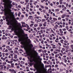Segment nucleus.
Masks as SVG:
<instances>
[{
	"instance_id": "obj_1",
	"label": "nucleus",
	"mask_w": 73,
	"mask_h": 73,
	"mask_svg": "<svg viewBox=\"0 0 73 73\" xmlns=\"http://www.w3.org/2000/svg\"><path fill=\"white\" fill-rule=\"evenodd\" d=\"M9 21V20L8 19H6V21L7 22H8L7 23H6L7 24V25H13V23H12L10 21Z\"/></svg>"
},
{
	"instance_id": "obj_2",
	"label": "nucleus",
	"mask_w": 73,
	"mask_h": 73,
	"mask_svg": "<svg viewBox=\"0 0 73 73\" xmlns=\"http://www.w3.org/2000/svg\"><path fill=\"white\" fill-rule=\"evenodd\" d=\"M20 30L21 31L22 34L24 35V36L26 37H27V36H28V34H25V33L24 31H23L22 29H20Z\"/></svg>"
},
{
	"instance_id": "obj_3",
	"label": "nucleus",
	"mask_w": 73,
	"mask_h": 73,
	"mask_svg": "<svg viewBox=\"0 0 73 73\" xmlns=\"http://www.w3.org/2000/svg\"><path fill=\"white\" fill-rule=\"evenodd\" d=\"M9 71H11V73H16V72L15 71V70L14 69H10L9 70Z\"/></svg>"
},
{
	"instance_id": "obj_4",
	"label": "nucleus",
	"mask_w": 73,
	"mask_h": 73,
	"mask_svg": "<svg viewBox=\"0 0 73 73\" xmlns=\"http://www.w3.org/2000/svg\"><path fill=\"white\" fill-rule=\"evenodd\" d=\"M3 1L5 3L4 4V5L5 6L4 7H6L7 6V3H6V0H3Z\"/></svg>"
},
{
	"instance_id": "obj_5",
	"label": "nucleus",
	"mask_w": 73,
	"mask_h": 73,
	"mask_svg": "<svg viewBox=\"0 0 73 73\" xmlns=\"http://www.w3.org/2000/svg\"><path fill=\"white\" fill-rule=\"evenodd\" d=\"M9 14V13H5V15L7 17V18L8 19L9 18V16L8 15Z\"/></svg>"
},
{
	"instance_id": "obj_6",
	"label": "nucleus",
	"mask_w": 73,
	"mask_h": 73,
	"mask_svg": "<svg viewBox=\"0 0 73 73\" xmlns=\"http://www.w3.org/2000/svg\"><path fill=\"white\" fill-rule=\"evenodd\" d=\"M33 61L35 63H36V64H38V62L37 61H36L35 60H30V62H33Z\"/></svg>"
},
{
	"instance_id": "obj_7",
	"label": "nucleus",
	"mask_w": 73,
	"mask_h": 73,
	"mask_svg": "<svg viewBox=\"0 0 73 73\" xmlns=\"http://www.w3.org/2000/svg\"><path fill=\"white\" fill-rule=\"evenodd\" d=\"M12 66H10V64H8L7 66V69H9V68H11Z\"/></svg>"
},
{
	"instance_id": "obj_8",
	"label": "nucleus",
	"mask_w": 73,
	"mask_h": 73,
	"mask_svg": "<svg viewBox=\"0 0 73 73\" xmlns=\"http://www.w3.org/2000/svg\"><path fill=\"white\" fill-rule=\"evenodd\" d=\"M11 30L12 31H13V30L15 31L14 32L15 33V32H17L15 30V29L14 28H11Z\"/></svg>"
},
{
	"instance_id": "obj_9",
	"label": "nucleus",
	"mask_w": 73,
	"mask_h": 73,
	"mask_svg": "<svg viewBox=\"0 0 73 73\" xmlns=\"http://www.w3.org/2000/svg\"><path fill=\"white\" fill-rule=\"evenodd\" d=\"M17 55L15 54V55H14V58L17 59Z\"/></svg>"
},
{
	"instance_id": "obj_10",
	"label": "nucleus",
	"mask_w": 73,
	"mask_h": 73,
	"mask_svg": "<svg viewBox=\"0 0 73 73\" xmlns=\"http://www.w3.org/2000/svg\"><path fill=\"white\" fill-rule=\"evenodd\" d=\"M54 21H55L53 20H51L50 22L51 23H54Z\"/></svg>"
},
{
	"instance_id": "obj_11",
	"label": "nucleus",
	"mask_w": 73,
	"mask_h": 73,
	"mask_svg": "<svg viewBox=\"0 0 73 73\" xmlns=\"http://www.w3.org/2000/svg\"><path fill=\"white\" fill-rule=\"evenodd\" d=\"M41 21V20L40 19H38L37 21V22L38 23V22H40Z\"/></svg>"
},
{
	"instance_id": "obj_12",
	"label": "nucleus",
	"mask_w": 73,
	"mask_h": 73,
	"mask_svg": "<svg viewBox=\"0 0 73 73\" xmlns=\"http://www.w3.org/2000/svg\"><path fill=\"white\" fill-rule=\"evenodd\" d=\"M21 63L22 64H25V62L23 61H21Z\"/></svg>"
},
{
	"instance_id": "obj_13",
	"label": "nucleus",
	"mask_w": 73,
	"mask_h": 73,
	"mask_svg": "<svg viewBox=\"0 0 73 73\" xmlns=\"http://www.w3.org/2000/svg\"><path fill=\"white\" fill-rule=\"evenodd\" d=\"M45 27H41V29L43 30V29H45Z\"/></svg>"
},
{
	"instance_id": "obj_14",
	"label": "nucleus",
	"mask_w": 73,
	"mask_h": 73,
	"mask_svg": "<svg viewBox=\"0 0 73 73\" xmlns=\"http://www.w3.org/2000/svg\"><path fill=\"white\" fill-rule=\"evenodd\" d=\"M3 66L2 65H1V69L3 70Z\"/></svg>"
},
{
	"instance_id": "obj_15",
	"label": "nucleus",
	"mask_w": 73,
	"mask_h": 73,
	"mask_svg": "<svg viewBox=\"0 0 73 73\" xmlns=\"http://www.w3.org/2000/svg\"><path fill=\"white\" fill-rule=\"evenodd\" d=\"M9 30H10L11 29V28H12V27L11 25L9 26Z\"/></svg>"
},
{
	"instance_id": "obj_16",
	"label": "nucleus",
	"mask_w": 73,
	"mask_h": 73,
	"mask_svg": "<svg viewBox=\"0 0 73 73\" xmlns=\"http://www.w3.org/2000/svg\"><path fill=\"white\" fill-rule=\"evenodd\" d=\"M11 44H15V42H14V41L13 40H11Z\"/></svg>"
},
{
	"instance_id": "obj_17",
	"label": "nucleus",
	"mask_w": 73,
	"mask_h": 73,
	"mask_svg": "<svg viewBox=\"0 0 73 73\" xmlns=\"http://www.w3.org/2000/svg\"><path fill=\"white\" fill-rule=\"evenodd\" d=\"M30 46L31 48H32L33 47V45L32 44H30Z\"/></svg>"
},
{
	"instance_id": "obj_18",
	"label": "nucleus",
	"mask_w": 73,
	"mask_h": 73,
	"mask_svg": "<svg viewBox=\"0 0 73 73\" xmlns=\"http://www.w3.org/2000/svg\"><path fill=\"white\" fill-rule=\"evenodd\" d=\"M55 51H58V52H60V49H56L55 50Z\"/></svg>"
},
{
	"instance_id": "obj_19",
	"label": "nucleus",
	"mask_w": 73,
	"mask_h": 73,
	"mask_svg": "<svg viewBox=\"0 0 73 73\" xmlns=\"http://www.w3.org/2000/svg\"><path fill=\"white\" fill-rule=\"evenodd\" d=\"M60 42L61 43H63V44L64 43H63V42H64V40H63L62 39V40H60Z\"/></svg>"
},
{
	"instance_id": "obj_20",
	"label": "nucleus",
	"mask_w": 73,
	"mask_h": 73,
	"mask_svg": "<svg viewBox=\"0 0 73 73\" xmlns=\"http://www.w3.org/2000/svg\"><path fill=\"white\" fill-rule=\"evenodd\" d=\"M6 48L7 49H9L10 48V47L9 46H6Z\"/></svg>"
},
{
	"instance_id": "obj_21",
	"label": "nucleus",
	"mask_w": 73,
	"mask_h": 73,
	"mask_svg": "<svg viewBox=\"0 0 73 73\" xmlns=\"http://www.w3.org/2000/svg\"><path fill=\"white\" fill-rule=\"evenodd\" d=\"M59 2L60 3V5H62V1H59Z\"/></svg>"
},
{
	"instance_id": "obj_22",
	"label": "nucleus",
	"mask_w": 73,
	"mask_h": 73,
	"mask_svg": "<svg viewBox=\"0 0 73 73\" xmlns=\"http://www.w3.org/2000/svg\"><path fill=\"white\" fill-rule=\"evenodd\" d=\"M34 25V24H31L30 25V27H32Z\"/></svg>"
},
{
	"instance_id": "obj_23",
	"label": "nucleus",
	"mask_w": 73,
	"mask_h": 73,
	"mask_svg": "<svg viewBox=\"0 0 73 73\" xmlns=\"http://www.w3.org/2000/svg\"><path fill=\"white\" fill-rule=\"evenodd\" d=\"M38 26V25L37 24H35L34 25L35 27H36L37 26Z\"/></svg>"
},
{
	"instance_id": "obj_24",
	"label": "nucleus",
	"mask_w": 73,
	"mask_h": 73,
	"mask_svg": "<svg viewBox=\"0 0 73 73\" xmlns=\"http://www.w3.org/2000/svg\"><path fill=\"white\" fill-rule=\"evenodd\" d=\"M51 46H56V45L53 44H51Z\"/></svg>"
},
{
	"instance_id": "obj_25",
	"label": "nucleus",
	"mask_w": 73,
	"mask_h": 73,
	"mask_svg": "<svg viewBox=\"0 0 73 73\" xmlns=\"http://www.w3.org/2000/svg\"><path fill=\"white\" fill-rule=\"evenodd\" d=\"M18 41L19 42H21L22 41V40L20 38L19 40H18Z\"/></svg>"
},
{
	"instance_id": "obj_26",
	"label": "nucleus",
	"mask_w": 73,
	"mask_h": 73,
	"mask_svg": "<svg viewBox=\"0 0 73 73\" xmlns=\"http://www.w3.org/2000/svg\"><path fill=\"white\" fill-rule=\"evenodd\" d=\"M8 52V50L7 49H6L5 51H3V52Z\"/></svg>"
},
{
	"instance_id": "obj_27",
	"label": "nucleus",
	"mask_w": 73,
	"mask_h": 73,
	"mask_svg": "<svg viewBox=\"0 0 73 73\" xmlns=\"http://www.w3.org/2000/svg\"><path fill=\"white\" fill-rule=\"evenodd\" d=\"M71 48L73 49V45L72 44L71 45Z\"/></svg>"
},
{
	"instance_id": "obj_28",
	"label": "nucleus",
	"mask_w": 73,
	"mask_h": 73,
	"mask_svg": "<svg viewBox=\"0 0 73 73\" xmlns=\"http://www.w3.org/2000/svg\"><path fill=\"white\" fill-rule=\"evenodd\" d=\"M45 21L46 20L45 19H42V22H45Z\"/></svg>"
},
{
	"instance_id": "obj_29",
	"label": "nucleus",
	"mask_w": 73,
	"mask_h": 73,
	"mask_svg": "<svg viewBox=\"0 0 73 73\" xmlns=\"http://www.w3.org/2000/svg\"><path fill=\"white\" fill-rule=\"evenodd\" d=\"M62 50L63 51H65V49L64 48H62Z\"/></svg>"
},
{
	"instance_id": "obj_30",
	"label": "nucleus",
	"mask_w": 73,
	"mask_h": 73,
	"mask_svg": "<svg viewBox=\"0 0 73 73\" xmlns=\"http://www.w3.org/2000/svg\"><path fill=\"white\" fill-rule=\"evenodd\" d=\"M45 1V0H42L41 1V2L43 3L44 1Z\"/></svg>"
},
{
	"instance_id": "obj_31",
	"label": "nucleus",
	"mask_w": 73,
	"mask_h": 73,
	"mask_svg": "<svg viewBox=\"0 0 73 73\" xmlns=\"http://www.w3.org/2000/svg\"><path fill=\"white\" fill-rule=\"evenodd\" d=\"M45 8H46V10H48V7H45Z\"/></svg>"
},
{
	"instance_id": "obj_32",
	"label": "nucleus",
	"mask_w": 73,
	"mask_h": 73,
	"mask_svg": "<svg viewBox=\"0 0 73 73\" xmlns=\"http://www.w3.org/2000/svg\"><path fill=\"white\" fill-rule=\"evenodd\" d=\"M57 53H58L57 52H55V51L54 52V53L55 54H57Z\"/></svg>"
},
{
	"instance_id": "obj_33",
	"label": "nucleus",
	"mask_w": 73,
	"mask_h": 73,
	"mask_svg": "<svg viewBox=\"0 0 73 73\" xmlns=\"http://www.w3.org/2000/svg\"><path fill=\"white\" fill-rule=\"evenodd\" d=\"M53 19L54 20H57V19H56L55 18H53Z\"/></svg>"
},
{
	"instance_id": "obj_34",
	"label": "nucleus",
	"mask_w": 73,
	"mask_h": 73,
	"mask_svg": "<svg viewBox=\"0 0 73 73\" xmlns=\"http://www.w3.org/2000/svg\"><path fill=\"white\" fill-rule=\"evenodd\" d=\"M22 23V26L23 27V24H25V22H23V23Z\"/></svg>"
},
{
	"instance_id": "obj_35",
	"label": "nucleus",
	"mask_w": 73,
	"mask_h": 73,
	"mask_svg": "<svg viewBox=\"0 0 73 73\" xmlns=\"http://www.w3.org/2000/svg\"><path fill=\"white\" fill-rule=\"evenodd\" d=\"M44 40H42V41L41 42V43L43 44L44 43Z\"/></svg>"
},
{
	"instance_id": "obj_36",
	"label": "nucleus",
	"mask_w": 73,
	"mask_h": 73,
	"mask_svg": "<svg viewBox=\"0 0 73 73\" xmlns=\"http://www.w3.org/2000/svg\"><path fill=\"white\" fill-rule=\"evenodd\" d=\"M8 50L9 51H10V50H12V48H10V49L9 48L8 49Z\"/></svg>"
},
{
	"instance_id": "obj_37",
	"label": "nucleus",
	"mask_w": 73,
	"mask_h": 73,
	"mask_svg": "<svg viewBox=\"0 0 73 73\" xmlns=\"http://www.w3.org/2000/svg\"><path fill=\"white\" fill-rule=\"evenodd\" d=\"M58 44L60 46H61V44L60 43H58Z\"/></svg>"
},
{
	"instance_id": "obj_38",
	"label": "nucleus",
	"mask_w": 73,
	"mask_h": 73,
	"mask_svg": "<svg viewBox=\"0 0 73 73\" xmlns=\"http://www.w3.org/2000/svg\"><path fill=\"white\" fill-rule=\"evenodd\" d=\"M24 3H25V2H20V3L21 4H23Z\"/></svg>"
},
{
	"instance_id": "obj_39",
	"label": "nucleus",
	"mask_w": 73,
	"mask_h": 73,
	"mask_svg": "<svg viewBox=\"0 0 73 73\" xmlns=\"http://www.w3.org/2000/svg\"><path fill=\"white\" fill-rule=\"evenodd\" d=\"M56 11L58 12V11H59V9H56Z\"/></svg>"
},
{
	"instance_id": "obj_40",
	"label": "nucleus",
	"mask_w": 73,
	"mask_h": 73,
	"mask_svg": "<svg viewBox=\"0 0 73 73\" xmlns=\"http://www.w3.org/2000/svg\"><path fill=\"white\" fill-rule=\"evenodd\" d=\"M25 1L27 3H28L29 2V0H25Z\"/></svg>"
},
{
	"instance_id": "obj_41",
	"label": "nucleus",
	"mask_w": 73,
	"mask_h": 73,
	"mask_svg": "<svg viewBox=\"0 0 73 73\" xmlns=\"http://www.w3.org/2000/svg\"><path fill=\"white\" fill-rule=\"evenodd\" d=\"M58 67V65L57 64H56L55 65V67L57 68Z\"/></svg>"
},
{
	"instance_id": "obj_42",
	"label": "nucleus",
	"mask_w": 73,
	"mask_h": 73,
	"mask_svg": "<svg viewBox=\"0 0 73 73\" xmlns=\"http://www.w3.org/2000/svg\"><path fill=\"white\" fill-rule=\"evenodd\" d=\"M62 20L63 21V22H65L66 21L64 19H62Z\"/></svg>"
},
{
	"instance_id": "obj_43",
	"label": "nucleus",
	"mask_w": 73,
	"mask_h": 73,
	"mask_svg": "<svg viewBox=\"0 0 73 73\" xmlns=\"http://www.w3.org/2000/svg\"><path fill=\"white\" fill-rule=\"evenodd\" d=\"M5 46H6V45L5 44H4L2 46V47H5Z\"/></svg>"
},
{
	"instance_id": "obj_44",
	"label": "nucleus",
	"mask_w": 73,
	"mask_h": 73,
	"mask_svg": "<svg viewBox=\"0 0 73 73\" xmlns=\"http://www.w3.org/2000/svg\"><path fill=\"white\" fill-rule=\"evenodd\" d=\"M37 13L38 14V15H40V13L39 12L37 11Z\"/></svg>"
},
{
	"instance_id": "obj_45",
	"label": "nucleus",
	"mask_w": 73,
	"mask_h": 73,
	"mask_svg": "<svg viewBox=\"0 0 73 73\" xmlns=\"http://www.w3.org/2000/svg\"><path fill=\"white\" fill-rule=\"evenodd\" d=\"M62 30L63 31H66V29H62Z\"/></svg>"
},
{
	"instance_id": "obj_46",
	"label": "nucleus",
	"mask_w": 73,
	"mask_h": 73,
	"mask_svg": "<svg viewBox=\"0 0 73 73\" xmlns=\"http://www.w3.org/2000/svg\"><path fill=\"white\" fill-rule=\"evenodd\" d=\"M61 19V17H58V20H60Z\"/></svg>"
},
{
	"instance_id": "obj_47",
	"label": "nucleus",
	"mask_w": 73,
	"mask_h": 73,
	"mask_svg": "<svg viewBox=\"0 0 73 73\" xmlns=\"http://www.w3.org/2000/svg\"><path fill=\"white\" fill-rule=\"evenodd\" d=\"M42 24H39V26L40 27H42Z\"/></svg>"
},
{
	"instance_id": "obj_48",
	"label": "nucleus",
	"mask_w": 73,
	"mask_h": 73,
	"mask_svg": "<svg viewBox=\"0 0 73 73\" xmlns=\"http://www.w3.org/2000/svg\"><path fill=\"white\" fill-rule=\"evenodd\" d=\"M65 24H66V23L65 22H63V25H65Z\"/></svg>"
},
{
	"instance_id": "obj_49",
	"label": "nucleus",
	"mask_w": 73,
	"mask_h": 73,
	"mask_svg": "<svg viewBox=\"0 0 73 73\" xmlns=\"http://www.w3.org/2000/svg\"><path fill=\"white\" fill-rule=\"evenodd\" d=\"M52 48H56L55 46H53Z\"/></svg>"
},
{
	"instance_id": "obj_50",
	"label": "nucleus",
	"mask_w": 73,
	"mask_h": 73,
	"mask_svg": "<svg viewBox=\"0 0 73 73\" xmlns=\"http://www.w3.org/2000/svg\"><path fill=\"white\" fill-rule=\"evenodd\" d=\"M46 31H50V29H47L46 30Z\"/></svg>"
},
{
	"instance_id": "obj_51",
	"label": "nucleus",
	"mask_w": 73,
	"mask_h": 73,
	"mask_svg": "<svg viewBox=\"0 0 73 73\" xmlns=\"http://www.w3.org/2000/svg\"><path fill=\"white\" fill-rule=\"evenodd\" d=\"M72 31V29H69L68 30V31L69 32H71Z\"/></svg>"
},
{
	"instance_id": "obj_52",
	"label": "nucleus",
	"mask_w": 73,
	"mask_h": 73,
	"mask_svg": "<svg viewBox=\"0 0 73 73\" xmlns=\"http://www.w3.org/2000/svg\"><path fill=\"white\" fill-rule=\"evenodd\" d=\"M55 57L56 58H57V57H58V56L57 54H56L55 55Z\"/></svg>"
},
{
	"instance_id": "obj_53",
	"label": "nucleus",
	"mask_w": 73,
	"mask_h": 73,
	"mask_svg": "<svg viewBox=\"0 0 73 73\" xmlns=\"http://www.w3.org/2000/svg\"><path fill=\"white\" fill-rule=\"evenodd\" d=\"M38 10H39V11H41L42 10V9L41 8H39L38 9Z\"/></svg>"
},
{
	"instance_id": "obj_54",
	"label": "nucleus",
	"mask_w": 73,
	"mask_h": 73,
	"mask_svg": "<svg viewBox=\"0 0 73 73\" xmlns=\"http://www.w3.org/2000/svg\"><path fill=\"white\" fill-rule=\"evenodd\" d=\"M17 68H20V66H17Z\"/></svg>"
},
{
	"instance_id": "obj_55",
	"label": "nucleus",
	"mask_w": 73,
	"mask_h": 73,
	"mask_svg": "<svg viewBox=\"0 0 73 73\" xmlns=\"http://www.w3.org/2000/svg\"><path fill=\"white\" fill-rule=\"evenodd\" d=\"M41 7L42 8V9H44V7L43 6H41Z\"/></svg>"
},
{
	"instance_id": "obj_56",
	"label": "nucleus",
	"mask_w": 73,
	"mask_h": 73,
	"mask_svg": "<svg viewBox=\"0 0 73 73\" xmlns=\"http://www.w3.org/2000/svg\"><path fill=\"white\" fill-rule=\"evenodd\" d=\"M64 42L65 43H67L68 42V41H64Z\"/></svg>"
},
{
	"instance_id": "obj_57",
	"label": "nucleus",
	"mask_w": 73,
	"mask_h": 73,
	"mask_svg": "<svg viewBox=\"0 0 73 73\" xmlns=\"http://www.w3.org/2000/svg\"><path fill=\"white\" fill-rule=\"evenodd\" d=\"M36 40L37 42H39V41L37 39H36Z\"/></svg>"
},
{
	"instance_id": "obj_58",
	"label": "nucleus",
	"mask_w": 73,
	"mask_h": 73,
	"mask_svg": "<svg viewBox=\"0 0 73 73\" xmlns=\"http://www.w3.org/2000/svg\"><path fill=\"white\" fill-rule=\"evenodd\" d=\"M66 73H68V70H66Z\"/></svg>"
},
{
	"instance_id": "obj_59",
	"label": "nucleus",
	"mask_w": 73,
	"mask_h": 73,
	"mask_svg": "<svg viewBox=\"0 0 73 73\" xmlns=\"http://www.w3.org/2000/svg\"><path fill=\"white\" fill-rule=\"evenodd\" d=\"M63 16H64V17H66V15L65 14H63Z\"/></svg>"
},
{
	"instance_id": "obj_60",
	"label": "nucleus",
	"mask_w": 73,
	"mask_h": 73,
	"mask_svg": "<svg viewBox=\"0 0 73 73\" xmlns=\"http://www.w3.org/2000/svg\"><path fill=\"white\" fill-rule=\"evenodd\" d=\"M30 11H33V9H31V8H30Z\"/></svg>"
},
{
	"instance_id": "obj_61",
	"label": "nucleus",
	"mask_w": 73,
	"mask_h": 73,
	"mask_svg": "<svg viewBox=\"0 0 73 73\" xmlns=\"http://www.w3.org/2000/svg\"><path fill=\"white\" fill-rule=\"evenodd\" d=\"M64 62L65 63H67V60H64Z\"/></svg>"
},
{
	"instance_id": "obj_62",
	"label": "nucleus",
	"mask_w": 73,
	"mask_h": 73,
	"mask_svg": "<svg viewBox=\"0 0 73 73\" xmlns=\"http://www.w3.org/2000/svg\"><path fill=\"white\" fill-rule=\"evenodd\" d=\"M52 41H50V43L51 44L52 43Z\"/></svg>"
},
{
	"instance_id": "obj_63",
	"label": "nucleus",
	"mask_w": 73,
	"mask_h": 73,
	"mask_svg": "<svg viewBox=\"0 0 73 73\" xmlns=\"http://www.w3.org/2000/svg\"><path fill=\"white\" fill-rule=\"evenodd\" d=\"M20 51L22 52H23V50L22 49H20Z\"/></svg>"
},
{
	"instance_id": "obj_64",
	"label": "nucleus",
	"mask_w": 73,
	"mask_h": 73,
	"mask_svg": "<svg viewBox=\"0 0 73 73\" xmlns=\"http://www.w3.org/2000/svg\"><path fill=\"white\" fill-rule=\"evenodd\" d=\"M11 66H13V65H14V63H12V64H11Z\"/></svg>"
}]
</instances>
